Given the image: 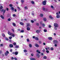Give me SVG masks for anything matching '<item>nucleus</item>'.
Returning a JSON list of instances; mask_svg holds the SVG:
<instances>
[{"label": "nucleus", "instance_id": "1", "mask_svg": "<svg viewBox=\"0 0 60 60\" xmlns=\"http://www.w3.org/2000/svg\"><path fill=\"white\" fill-rule=\"evenodd\" d=\"M54 26L56 27H58V25L56 23L54 24Z\"/></svg>", "mask_w": 60, "mask_h": 60}, {"label": "nucleus", "instance_id": "2", "mask_svg": "<svg viewBox=\"0 0 60 60\" xmlns=\"http://www.w3.org/2000/svg\"><path fill=\"white\" fill-rule=\"evenodd\" d=\"M42 3L43 5H46V1L45 0L43 1Z\"/></svg>", "mask_w": 60, "mask_h": 60}, {"label": "nucleus", "instance_id": "3", "mask_svg": "<svg viewBox=\"0 0 60 60\" xmlns=\"http://www.w3.org/2000/svg\"><path fill=\"white\" fill-rule=\"evenodd\" d=\"M6 10V9H5L4 10V9H2L1 10V12H2L3 11V15H4V13H5V12Z\"/></svg>", "mask_w": 60, "mask_h": 60}, {"label": "nucleus", "instance_id": "4", "mask_svg": "<svg viewBox=\"0 0 60 60\" xmlns=\"http://www.w3.org/2000/svg\"><path fill=\"white\" fill-rule=\"evenodd\" d=\"M9 52L8 51H7L5 53V56H7V55H8V54H9Z\"/></svg>", "mask_w": 60, "mask_h": 60}, {"label": "nucleus", "instance_id": "5", "mask_svg": "<svg viewBox=\"0 0 60 60\" xmlns=\"http://www.w3.org/2000/svg\"><path fill=\"white\" fill-rule=\"evenodd\" d=\"M12 54H15L16 55H18V52H13Z\"/></svg>", "mask_w": 60, "mask_h": 60}, {"label": "nucleus", "instance_id": "6", "mask_svg": "<svg viewBox=\"0 0 60 60\" xmlns=\"http://www.w3.org/2000/svg\"><path fill=\"white\" fill-rule=\"evenodd\" d=\"M42 22H40V24L41 25H42V26H45V25L44 24H42Z\"/></svg>", "mask_w": 60, "mask_h": 60}, {"label": "nucleus", "instance_id": "7", "mask_svg": "<svg viewBox=\"0 0 60 60\" xmlns=\"http://www.w3.org/2000/svg\"><path fill=\"white\" fill-rule=\"evenodd\" d=\"M11 36H12V37H15V34H13V33H12L11 34Z\"/></svg>", "mask_w": 60, "mask_h": 60}, {"label": "nucleus", "instance_id": "8", "mask_svg": "<svg viewBox=\"0 0 60 60\" xmlns=\"http://www.w3.org/2000/svg\"><path fill=\"white\" fill-rule=\"evenodd\" d=\"M53 42L55 44L57 43V41L56 40H54L53 41Z\"/></svg>", "mask_w": 60, "mask_h": 60}, {"label": "nucleus", "instance_id": "9", "mask_svg": "<svg viewBox=\"0 0 60 60\" xmlns=\"http://www.w3.org/2000/svg\"><path fill=\"white\" fill-rule=\"evenodd\" d=\"M9 47L10 48H12L13 47V45L12 44H10L9 45Z\"/></svg>", "mask_w": 60, "mask_h": 60}, {"label": "nucleus", "instance_id": "10", "mask_svg": "<svg viewBox=\"0 0 60 60\" xmlns=\"http://www.w3.org/2000/svg\"><path fill=\"white\" fill-rule=\"evenodd\" d=\"M12 34V33H11L9 31H8V34H9V35H11Z\"/></svg>", "mask_w": 60, "mask_h": 60}, {"label": "nucleus", "instance_id": "11", "mask_svg": "<svg viewBox=\"0 0 60 60\" xmlns=\"http://www.w3.org/2000/svg\"><path fill=\"white\" fill-rule=\"evenodd\" d=\"M43 10L44 11H47V9H45V8H43Z\"/></svg>", "mask_w": 60, "mask_h": 60}, {"label": "nucleus", "instance_id": "12", "mask_svg": "<svg viewBox=\"0 0 60 60\" xmlns=\"http://www.w3.org/2000/svg\"><path fill=\"white\" fill-rule=\"evenodd\" d=\"M0 17L2 19H4V17L3 16V15H0Z\"/></svg>", "mask_w": 60, "mask_h": 60}, {"label": "nucleus", "instance_id": "13", "mask_svg": "<svg viewBox=\"0 0 60 60\" xmlns=\"http://www.w3.org/2000/svg\"><path fill=\"white\" fill-rule=\"evenodd\" d=\"M48 39L49 40H52V37H49L48 38Z\"/></svg>", "mask_w": 60, "mask_h": 60}, {"label": "nucleus", "instance_id": "14", "mask_svg": "<svg viewBox=\"0 0 60 60\" xmlns=\"http://www.w3.org/2000/svg\"><path fill=\"white\" fill-rule=\"evenodd\" d=\"M56 17L57 18H59L60 17V15H57L56 16Z\"/></svg>", "mask_w": 60, "mask_h": 60}, {"label": "nucleus", "instance_id": "15", "mask_svg": "<svg viewBox=\"0 0 60 60\" xmlns=\"http://www.w3.org/2000/svg\"><path fill=\"white\" fill-rule=\"evenodd\" d=\"M36 32L37 33H39L40 32V30H37L36 31Z\"/></svg>", "mask_w": 60, "mask_h": 60}, {"label": "nucleus", "instance_id": "16", "mask_svg": "<svg viewBox=\"0 0 60 60\" xmlns=\"http://www.w3.org/2000/svg\"><path fill=\"white\" fill-rule=\"evenodd\" d=\"M5 40H6V41H9V39H8V38H7L6 37H5Z\"/></svg>", "mask_w": 60, "mask_h": 60}, {"label": "nucleus", "instance_id": "17", "mask_svg": "<svg viewBox=\"0 0 60 60\" xmlns=\"http://www.w3.org/2000/svg\"><path fill=\"white\" fill-rule=\"evenodd\" d=\"M37 56L38 57H40V55L38 53L37 54Z\"/></svg>", "mask_w": 60, "mask_h": 60}, {"label": "nucleus", "instance_id": "18", "mask_svg": "<svg viewBox=\"0 0 60 60\" xmlns=\"http://www.w3.org/2000/svg\"><path fill=\"white\" fill-rule=\"evenodd\" d=\"M30 59L31 60H35V58H30Z\"/></svg>", "mask_w": 60, "mask_h": 60}, {"label": "nucleus", "instance_id": "19", "mask_svg": "<svg viewBox=\"0 0 60 60\" xmlns=\"http://www.w3.org/2000/svg\"><path fill=\"white\" fill-rule=\"evenodd\" d=\"M43 19L45 21H46L47 20V19H46V18H44Z\"/></svg>", "mask_w": 60, "mask_h": 60}, {"label": "nucleus", "instance_id": "20", "mask_svg": "<svg viewBox=\"0 0 60 60\" xmlns=\"http://www.w3.org/2000/svg\"><path fill=\"white\" fill-rule=\"evenodd\" d=\"M15 47L16 48H19V46L15 45Z\"/></svg>", "mask_w": 60, "mask_h": 60}, {"label": "nucleus", "instance_id": "21", "mask_svg": "<svg viewBox=\"0 0 60 60\" xmlns=\"http://www.w3.org/2000/svg\"><path fill=\"white\" fill-rule=\"evenodd\" d=\"M27 29L28 31H29V30H30V28L29 27H28L27 28Z\"/></svg>", "mask_w": 60, "mask_h": 60}, {"label": "nucleus", "instance_id": "22", "mask_svg": "<svg viewBox=\"0 0 60 60\" xmlns=\"http://www.w3.org/2000/svg\"><path fill=\"white\" fill-rule=\"evenodd\" d=\"M11 9L12 11H13L14 10V8H13V7H11Z\"/></svg>", "mask_w": 60, "mask_h": 60}, {"label": "nucleus", "instance_id": "23", "mask_svg": "<svg viewBox=\"0 0 60 60\" xmlns=\"http://www.w3.org/2000/svg\"><path fill=\"white\" fill-rule=\"evenodd\" d=\"M49 18L51 19H53V17H52V16L51 15H50L49 16Z\"/></svg>", "mask_w": 60, "mask_h": 60}, {"label": "nucleus", "instance_id": "24", "mask_svg": "<svg viewBox=\"0 0 60 60\" xmlns=\"http://www.w3.org/2000/svg\"><path fill=\"white\" fill-rule=\"evenodd\" d=\"M49 18L51 19H53V17H52V16L51 15H50L49 16Z\"/></svg>", "mask_w": 60, "mask_h": 60}, {"label": "nucleus", "instance_id": "25", "mask_svg": "<svg viewBox=\"0 0 60 60\" xmlns=\"http://www.w3.org/2000/svg\"><path fill=\"white\" fill-rule=\"evenodd\" d=\"M31 3L32 4H34V2L33 1H31Z\"/></svg>", "mask_w": 60, "mask_h": 60}, {"label": "nucleus", "instance_id": "26", "mask_svg": "<svg viewBox=\"0 0 60 60\" xmlns=\"http://www.w3.org/2000/svg\"><path fill=\"white\" fill-rule=\"evenodd\" d=\"M20 24L21 25H24V24L22 22H20Z\"/></svg>", "mask_w": 60, "mask_h": 60}, {"label": "nucleus", "instance_id": "27", "mask_svg": "<svg viewBox=\"0 0 60 60\" xmlns=\"http://www.w3.org/2000/svg\"><path fill=\"white\" fill-rule=\"evenodd\" d=\"M30 26V24L29 23H27V26Z\"/></svg>", "mask_w": 60, "mask_h": 60}, {"label": "nucleus", "instance_id": "28", "mask_svg": "<svg viewBox=\"0 0 60 60\" xmlns=\"http://www.w3.org/2000/svg\"><path fill=\"white\" fill-rule=\"evenodd\" d=\"M35 39L36 40H39V39H38V38H37V37H36L35 38Z\"/></svg>", "mask_w": 60, "mask_h": 60}, {"label": "nucleus", "instance_id": "29", "mask_svg": "<svg viewBox=\"0 0 60 60\" xmlns=\"http://www.w3.org/2000/svg\"><path fill=\"white\" fill-rule=\"evenodd\" d=\"M12 25L13 26H16V24H15V23H12Z\"/></svg>", "mask_w": 60, "mask_h": 60}, {"label": "nucleus", "instance_id": "30", "mask_svg": "<svg viewBox=\"0 0 60 60\" xmlns=\"http://www.w3.org/2000/svg\"><path fill=\"white\" fill-rule=\"evenodd\" d=\"M35 45L36 47H39V45L38 44H36Z\"/></svg>", "mask_w": 60, "mask_h": 60}, {"label": "nucleus", "instance_id": "31", "mask_svg": "<svg viewBox=\"0 0 60 60\" xmlns=\"http://www.w3.org/2000/svg\"><path fill=\"white\" fill-rule=\"evenodd\" d=\"M37 52H38L39 54H40V53H41V52H40L38 50H37Z\"/></svg>", "mask_w": 60, "mask_h": 60}, {"label": "nucleus", "instance_id": "32", "mask_svg": "<svg viewBox=\"0 0 60 60\" xmlns=\"http://www.w3.org/2000/svg\"><path fill=\"white\" fill-rule=\"evenodd\" d=\"M21 3H24V2H25V1H24V0H21Z\"/></svg>", "mask_w": 60, "mask_h": 60}, {"label": "nucleus", "instance_id": "33", "mask_svg": "<svg viewBox=\"0 0 60 60\" xmlns=\"http://www.w3.org/2000/svg\"><path fill=\"white\" fill-rule=\"evenodd\" d=\"M8 20L9 21H10L11 20V19L10 18H8Z\"/></svg>", "mask_w": 60, "mask_h": 60}, {"label": "nucleus", "instance_id": "34", "mask_svg": "<svg viewBox=\"0 0 60 60\" xmlns=\"http://www.w3.org/2000/svg\"><path fill=\"white\" fill-rule=\"evenodd\" d=\"M44 59H46L47 58V57L46 56H45L43 57Z\"/></svg>", "mask_w": 60, "mask_h": 60}, {"label": "nucleus", "instance_id": "35", "mask_svg": "<svg viewBox=\"0 0 60 60\" xmlns=\"http://www.w3.org/2000/svg\"><path fill=\"white\" fill-rule=\"evenodd\" d=\"M24 52H27V50L26 49H24Z\"/></svg>", "mask_w": 60, "mask_h": 60}, {"label": "nucleus", "instance_id": "36", "mask_svg": "<svg viewBox=\"0 0 60 60\" xmlns=\"http://www.w3.org/2000/svg\"><path fill=\"white\" fill-rule=\"evenodd\" d=\"M40 16L41 17H42L43 16V15L42 14H40Z\"/></svg>", "mask_w": 60, "mask_h": 60}, {"label": "nucleus", "instance_id": "37", "mask_svg": "<svg viewBox=\"0 0 60 60\" xmlns=\"http://www.w3.org/2000/svg\"><path fill=\"white\" fill-rule=\"evenodd\" d=\"M9 6L10 7H12V4H9Z\"/></svg>", "mask_w": 60, "mask_h": 60}, {"label": "nucleus", "instance_id": "38", "mask_svg": "<svg viewBox=\"0 0 60 60\" xmlns=\"http://www.w3.org/2000/svg\"><path fill=\"white\" fill-rule=\"evenodd\" d=\"M12 38V37L10 36L9 37V39H11Z\"/></svg>", "mask_w": 60, "mask_h": 60}, {"label": "nucleus", "instance_id": "39", "mask_svg": "<svg viewBox=\"0 0 60 60\" xmlns=\"http://www.w3.org/2000/svg\"><path fill=\"white\" fill-rule=\"evenodd\" d=\"M51 50H53L54 49V48L53 47H52L51 48Z\"/></svg>", "mask_w": 60, "mask_h": 60}, {"label": "nucleus", "instance_id": "40", "mask_svg": "<svg viewBox=\"0 0 60 60\" xmlns=\"http://www.w3.org/2000/svg\"><path fill=\"white\" fill-rule=\"evenodd\" d=\"M13 44L14 45H16V43L15 42H14L13 43Z\"/></svg>", "mask_w": 60, "mask_h": 60}, {"label": "nucleus", "instance_id": "41", "mask_svg": "<svg viewBox=\"0 0 60 60\" xmlns=\"http://www.w3.org/2000/svg\"><path fill=\"white\" fill-rule=\"evenodd\" d=\"M44 32H46L47 31L46 30L44 29Z\"/></svg>", "mask_w": 60, "mask_h": 60}, {"label": "nucleus", "instance_id": "42", "mask_svg": "<svg viewBox=\"0 0 60 60\" xmlns=\"http://www.w3.org/2000/svg\"><path fill=\"white\" fill-rule=\"evenodd\" d=\"M3 8V7L2 6H1L0 7V11L1 9H2Z\"/></svg>", "mask_w": 60, "mask_h": 60}, {"label": "nucleus", "instance_id": "43", "mask_svg": "<svg viewBox=\"0 0 60 60\" xmlns=\"http://www.w3.org/2000/svg\"><path fill=\"white\" fill-rule=\"evenodd\" d=\"M24 32V31L23 30H22L21 31V33H23Z\"/></svg>", "mask_w": 60, "mask_h": 60}, {"label": "nucleus", "instance_id": "44", "mask_svg": "<svg viewBox=\"0 0 60 60\" xmlns=\"http://www.w3.org/2000/svg\"><path fill=\"white\" fill-rule=\"evenodd\" d=\"M29 46L30 47H32V45H31V44H30L29 45Z\"/></svg>", "mask_w": 60, "mask_h": 60}, {"label": "nucleus", "instance_id": "45", "mask_svg": "<svg viewBox=\"0 0 60 60\" xmlns=\"http://www.w3.org/2000/svg\"><path fill=\"white\" fill-rule=\"evenodd\" d=\"M25 9H27V6H25L24 8Z\"/></svg>", "mask_w": 60, "mask_h": 60}, {"label": "nucleus", "instance_id": "46", "mask_svg": "<svg viewBox=\"0 0 60 60\" xmlns=\"http://www.w3.org/2000/svg\"><path fill=\"white\" fill-rule=\"evenodd\" d=\"M2 35L3 37H4V36H5V35H4V34H3Z\"/></svg>", "mask_w": 60, "mask_h": 60}, {"label": "nucleus", "instance_id": "47", "mask_svg": "<svg viewBox=\"0 0 60 60\" xmlns=\"http://www.w3.org/2000/svg\"><path fill=\"white\" fill-rule=\"evenodd\" d=\"M46 52H47V53H49V51L47 50L46 51Z\"/></svg>", "mask_w": 60, "mask_h": 60}, {"label": "nucleus", "instance_id": "48", "mask_svg": "<svg viewBox=\"0 0 60 60\" xmlns=\"http://www.w3.org/2000/svg\"><path fill=\"white\" fill-rule=\"evenodd\" d=\"M27 42H29V39H27Z\"/></svg>", "mask_w": 60, "mask_h": 60}, {"label": "nucleus", "instance_id": "49", "mask_svg": "<svg viewBox=\"0 0 60 60\" xmlns=\"http://www.w3.org/2000/svg\"><path fill=\"white\" fill-rule=\"evenodd\" d=\"M31 23H34V21L33 20H31Z\"/></svg>", "mask_w": 60, "mask_h": 60}, {"label": "nucleus", "instance_id": "50", "mask_svg": "<svg viewBox=\"0 0 60 60\" xmlns=\"http://www.w3.org/2000/svg\"><path fill=\"white\" fill-rule=\"evenodd\" d=\"M49 28H51V26L50 25H49Z\"/></svg>", "mask_w": 60, "mask_h": 60}, {"label": "nucleus", "instance_id": "51", "mask_svg": "<svg viewBox=\"0 0 60 60\" xmlns=\"http://www.w3.org/2000/svg\"><path fill=\"white\" fill-rule=\"evenodd\" d=\"M0 46H1V47H3V44H1L0 45Z\"/></svg>", "mask_w": 60, "mask_h": 60}, {"label": "nucleus", "instance_id": "52", "mask_svg": "<svg viewBox=\"0 0 60 60\" xmlns=\"http://www.w3.org/2000/svg\"><path fill=\"white\" fill-rule=\"evenodd\" d=\"M39 43L40 44H41V41H39Z\"/></svg>", "mask_w": 60, "mask_h": 60}, {"label": "nucleus", "instance_id": "53", "mask_svg": "<svg viewBox=\"0 0 60 60\" xmlns=\"http://www.w3.org/2000/svg\"><path fill=\"white\" fill-rule=\"evenodd\" d=\"M12 31H13V32H14V30L13 29H12Z\"/></svg>", "mask_w": 60, "mask_h": 60}, {"label": "nucleus", "instance_id": "54", "mask_svg": "<svg viewBox=\"0 0 60 60\" xmlns=\"http://www.w3.org/2000/svg\"><path fill=\"white\" fill-rule=\"evenodd\" d=\"M51 7L52 8H54V7H53V6H51Z\"/></svg>", "mask_w": 60, "mask_h": 60}, {"label": "nucleus", "instance_id": "55", "mask_svg": "<svg viewBox=\"0 0 60 60\" xmlns=\"http://www.w3.org/2000/svg\"><path fill=\"white\" fill-rule=\"evenodd\" d=\"M45 49H44L43 50V52H45Z\"/></svg>", "mask_w": 60, "mask_h": 60}, {"label": "nucleus", "instance_id": "56", "mask_svg": "<svg viewBox=\"0 0 60 60\" xmlns=\"http://www.w3.org/2000/svg\"><path fill=\"white\" fill-rule=\"evenodd\" d=\"M13 17H15V16H16V15H15V14H13Z\"/></svg>", "mask_w": 60, "mask_h": 60}, {"label": "nucleus", "instance_id": "57", "mask_svg": "<svg viewBox=\"0 0 60 60\" xmlns=\"http://www.w3.org/2000/svg\"><path fill=\"white\" fill-rule=\"evenodd\" d=\"M14 59H15V60H17V58H16V57H15Z\"/></svg>", "mask_w": 60, "mask_h": 60}, {"label": "nucleus", "instance_id": "58", "mask_svg": "<svg viewBox=\"0 0 60 60\" xmlns=\"http://www.w3.org/2000/svg\"><path fill=\"white\" fill-rule=\"evenodd\" d=\"M36 25H37V26H39V23H36Z\"/></svg>", "mask_w": 60, "mask_h": 60}, {"label": "nucleus", "instance_id": "59", "mask_svg": "<svg viewBox=\"0 0 60 60\" xmlns=\"http://www.w3.org/2000/svg\"><path fill=\"white\" fill-rule=\"evenodd\" d=\"M12 50L11 49L10 50V51L11 52H12Z\"/></svg>", "mask_w": 60, "mask_h": 60}, {"label": "nucleus", "instance_id": "60", "mask_svg": "<svg viewBox=\"0 0 60 60\" xmlns=\"http://www.w3.org/2000/svg\"><path fill=\"white\" fill-rule=\"evenodd\" d=\"M6 9L7 11H9V9H8V8H7Z\"/></svg>", "mask_w": 60, "mask_h": 60}, {"label": "nucleus", "instance_id": "61", "mask_svg": "<svg viewBox=\"0 0 60 60\" xmlns=\"http://www.w3.org/2000/svg\"><path fill=\"white\" fill-rule=\"evenodd\" d=\"M18 8L19 10H20V8L19 7H17Z\"/></svg>", "mask_w": 60, "mask_h": 60}, {"label": "nucleus", "instance_id": "62", "mask_svg": "<svg viewBox=\"0 0 60 60\" xmlns=\"http://www.w3.org/2000/svg\"><path fill=\"white\" fill-rule=\"evenodd\" d=\"M54 29H55V30H57V28H56V27H55L54 28Z\"/></svg>", "mask_w": 60, "mask_h": 60}, {"label": "nucleus", "instance_id": "63", "mask_svg": "<svg viewBox=\"0 0 60 60\" xmlns=\"http://www.w3.org/2000/svg\"><path fill=\"white\" fill-rule=\"evenodd\" d=\"M45 49L46 50H48V48H46Z\"/></svg>", "mask_w": 60, "mask_h": 60}, {"label": "nucleus", "instance_id": "64", "mask_svg": "<svg viewBox=\"0 0 60 60\" xmlns=\"http://www.w3.org/2000/svg\"><path fill=\"white\" fill-rule=\"evenodd\" d=\"M31 55L32 56H34V54H33V53L31 54Z\"/></svg>", "mask_w": 60, "mask_h": 60}]
</instances>
